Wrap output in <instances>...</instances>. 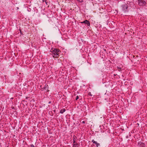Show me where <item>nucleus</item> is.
Here are the masks:
<instances>
[{
  "label": "nucleus",
  "mask_w": 147,
  "mask_h": 147,
  "mask_svg": "<svg viewBox=\"0 0 147 147\" xmlns=\"http://www.w3.org/2000/svg\"><path fill=\"white\" fill-rule=\"evenodd\" d=\"M142 144H143V143H142V142H139L138 143V145H142Z\"/></svg>",
  "instance_id": "1a4fd4ad"
},
{
  "label": "nucleus",
  "mask_w": 147,
  "mask_h": 147,
  "mask_svg": "<svg viewBox=\"0 0 147 147\" xmlns=\"http://www.w3.org/2000/svg\"><path fill=\"white\" fill-rule=\"evenodd\" d=\"M75 140H73V144H75Z\"/></svg>",
  "instance_id": "2eb2a0df"
},
{
  "label": "nucleus",
  "mask_w": 147,
  "mask_h": 147,
  "mask_svg": "<svg viewBox=\"0 0 147 147\" xmlns=\"http://www.w3.org/2000/svg\"><path fill=\"white\" fill-rule=\"evenodd\" d=\"M92 142L94 144H96V145L98 143L97 142L95 141L94 140H92Z\"/></svg>",
  "instance_id": "0eeeda50"
},
{
  "label": "nucleus",
  "mask_w": 147,
  "mask_h": 147,
  "mask_svg": "<svg viewBox=\"0 0 147 147\" xmlns=\"http://www.w3.org/2000/svg\"><path fill=\"white\" fill-rule=\"evenodd\" d=\"M73 138H74L73 139V140H75V138L74 137H73Z\"/></svg>",
  "instance_id": "dca6fc26"
},
{
  "label": "nucleus",
  "mask_w": 147,
  "mask_h": 147,
  "mask_svg": "<svg viewBox=\"0 0 147 147\" xmlns=\"http://www.w3.org/2000/svg\"><path fill=\"white\" fill-rule=\"evenodd\" d=\"M65 111V110L64 109H62L60 111V113H63Z\"/></svg>",
  "instance_id": "39448f33"
},
{
  "label": "nucleus",
  "mask_w": 147,
  "mask_h": 147,
  "mask_svg": "<svg viewBox=\"0 0 147 147\" xmlns=\"http://www.w3.org/2000/svg\"><path fill=\"white\" fill-rule=\"evenodd\" d=\"M42 0L43 2H45V3L47 5V2H46V1H47L46 0Z\"/></svg>",
  "instance_id": "9d476101"
},
{
  "label": "nucleus",
  "mask_w": 147,
  "mask_h": 147,
  "mask_svg": "<svg viewBox=\"0 0 147 147\" xmlns=\"http://www.w3.org/2000/svg\"><path fill=\"white\" fill-rule=\"evenodd\" d=\"M79 2H82L83 1V0H77Z\"/></svg>",
  "instance_id": "9b49d317"
},
{
  "label": "nucleus",
  "mask_w": 147,
  "mask_h": 147,
  "mask_svg": "<svg viewBox=\"0 0 147 147\" xmlns=\"http://www.w3.org/2000/svg\"><path fill=\"white\" fill-rule=\"evenodd\" d=\"M79 96H77L76 97V100H77L78 99H79Z\"/></svg>",
  "instance_id": "4468645a"
},
{
  "label": "nucleus",
  "mask_w": 147,
  "mask_h": 147,
  "mask_svg": "<svg viewBox=\"0 0 147 147\" xmlns=\"http://www.w3.org/2000/svg\"><path fill=\"white\" fill-rule=\"evenodd\" d=\"M73 147H78V144L76 143L75 144H73Z\"/></svg>",
  "instance_id": "423d86ee"
},
{
  "label": "nucleus",
  "mask_w": 147,
  "mask_h": 147,
  "mask_svg": "<svg viewBox=\"0 0 147 147\" xmlns=\"http://www.w3.org/2000/svg\"><path fill=\"white\" fill-rule=\"evenodd\" d=\"M121 7L122 8V10L123 12H126L128 11L127 9L128 6L127 4H125L122 5Z\"/></svg>",
  "instance_id": "f03ea898"
},
{
  "label": "nucleus",
  "mask_w": 147,
  "mask_h": 147,
  "mask_svg": "<svg viewBox=\"0 0 147 147\" xmlns=\"http://www.w3.org/2000/svg\"><path fill=\"white\" fill-rule=\"evenodd\" d=\"M82 23H84L87 24V26H90V22L87 20H86L83 22H81Z\"/></svg>",
  "instance_id": "20e7f679"
},
{
  "label": "nucleus",
  "mask_w": 147,
  "mask_h": 147,
  "mask_svg": "<svg viewBox=\"0 0 147 147\" xmlns=\"http://www.w3.org/2000/svg\"><path fill=\"white\" fill-rule=\"evenodd\" d=\"M100 146V144L99 143H98L96 145V147H98V146Z\"/></svg>",
  "instance_id": "f8f14e48"
},
{
  "label": "nucleus",
  "mask_w": 147,
  "mask_h": 147,
  "mask_svg": "<svg viewBox=\"0 0 147 147\" xmlns=\"http://www.w3.org/2000/svg\"><path fill=\"white\" fill-rule=\"evenodd\" d=\"M51 102H49V103H51Z\"/></svg>",
  "instance_id": "a211bd4d"
},
{
  "label": "nucleus",
  "mask_w": 147,
  "mask_h": 147,
  "mask_svg": "<svg viewBox=\"0 0 147 147\" xmlns=\"http://www.w3.org/2000/svg\"><path fill=\"white\" fill-rule=\"evenodd\" d=\"M117 69L119 70V71H120L121 70V67H117Z\"/></svg>",
  "instance_id": "6e6552de"
},
{
  "label": "nucleus",
  "mask_w": 147,
  "mask_h": 147,
  "mask_svg": "<svg viewBox=\"0 0 147 147\" xmlns=\"http://www.w3.org/2000/svg\"><path fill=\"white\" fill-rule=\"evenodd\" d=\"M82 123H85V122L84 121H83L82 122Z\"/></svg>",
  "instance_id": "f3484780"
},
{
  "label": "nucleus",
  "mask_w": 147,
  "mask_h": 147,
  "mask_svg": "<svg viewBox=\"0 0 147 147\" xmlns=\"http://www.w3.org/2000/svg\"><path fill=\"white\" fill-rule=\"evenodd\" d=\"M50 52L51 53V54L53 55V57L57 58L58 57L59 52V49L52 48L50 50Z\"/></svg>",
  "instance_id": "f257e3e1"
},
{
  "label": "nucleus",
  "mask_w": 147,
  "mask_h": 147,
  "mask_svg": "<svg viewBox=\"0 0 147 147\" xmlns=\"http://www.w3.org/2000/svg\"><path fill=\"white\" fill-rule=\"evenodd\" d=\"M88 95L90 96H92V95L91 94V93L90 92H89L88 93Z\"/></svg>",
  "instance_id": "ddd939ff"
},
{
  "label": "nucleus",
  "mask_w": 147,
  "mask_h": 147,
  "mask_svg": "<svg viewBox=\"0 0 147 147\" xmlns=\"http://www.w3.org/2000/svg\"><path fill=\"white\" fill-rule=\"evenodd\" d=\"M138 3L139 5L140 6H144L146 3L144 0H138Z\"/></svg>",
  "instance_id": "7ed1b4c3"
}]
</instances>
